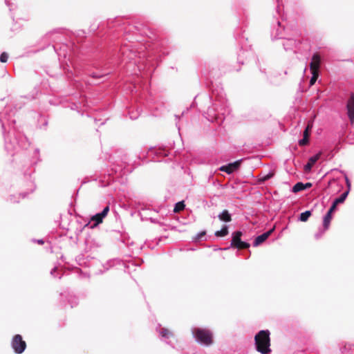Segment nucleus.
I'll return each mask as SVG.
<instances>
[{"mask_svg":"<svg viewBox=\"0 0 354 354\" xmlns=\"http://www.w3.org/2000/svg\"><path fill=\"white\" fill-rule=\"evenodd\" d=\"M34 97L21 96L8 103V100L0 99V123L4 140V148L11 156L19 154L27 158L25 166H35L41 161L40 150L35 148L29 150L30 142L26 136L15 127L14 118L17 111L25 104L24 100H31Z\"/></svg>","mask_w":354,"mask_h":354,"instance_id":"nucleus-1","label":"nucleus"},{"mask_svg":"<svg viewBox=\"0 0 354 354\" xmlns=\"http://www.w3.org/2000/svg\"><path fill=\"white\" fill-rule=\"evenodd\" d=\"M211 95H205V97L209 100L211 106L207 108L205 113V117L211 122L221 123L224 120V114L227 109V100L222 87L212 85Z\"/></svg>","mask_w":354,"mask_h":354,"instance_id":"nucleus-2","label":"nucleus"},{"mask_svg":"<svg viewBox=\"0 0 354 354\" xmlns=\"http://www.w3.org/2000/svg\"><path fill=\"white\" fill-rule=\"evenodd\" d=\"M270 331L261 330L254 337L256 350L261 354H270L271 353Z\"/></svg>","mask_w":354,"mask_h":354,"instance_id":"nucleus-3","label":"nucleus"},{"mask_svg":"<svg viewBox=\"0 0 354 354\" xmlns=\"http://www.w3.org/2000/svg\"><path fill=\"white\" fill-rule=\"evenodd\" d=\"M193 337L196 342L204 346H210L213 344V333L207 328H193L192 329Z\"/></svg>","mask_w":354,"mask_h":354,"instance_id":"nucleus-4","label":"nucleus"},{"mask_svg":"<svg viewBox=\"0 0 354 354\" xmlns=\"http://www.w3.org/2000/svg\"><path fill=\"white\" fill-rule=\"evenodd\" d=\"M311 49L310 42L308 39H297V44L294 48L293 53L297 55L298 59L308 57Z\"/></svg>","mask_w":354,"mask_h":354,"instance_id":"nucleus-5","label":"nucleus"},{"mask_svg":"<svg viewBox=\"0 0 354 354\" xmlns=\"http://www.w3.org/2000/svg\"><path fill=\"white\" fill-rule=\"evenodd\" d=\"M289 24H274L271 31L272 40L286 39L290 35Z\"/></svg>","mask_w":354,"mask_h":354,"instance_id":"nucleus-6","label":"nucleus"},{"mask_svg":"<svg viewBox=\"0 0 354 354\" xmlns=\"http://www.w3.org/2000/svg\"><path fill=\"white\" fill-rule=\"evenodd\" d=\"M333 354H354L353 343H342L330 348Z\"/></svg>","mask_w":354,"mask_h":354,"instance_id":"nucleus-7","label":"nucleus"},{"mask_svg":"<svg viewBox=\"0 0 354 354\" xmlns=\"http://www.w3.org/2000/svg\"><path fill=\"white\" fill-rule=\"evenodd\" d=\"M11 347L16 354H21L26 348V343L21 335H15L11 341Z\"/></svg>","mask_w":354,"mask_h":354,"instance_id":"nucleus-8","label":"nucleus"},{"mask_svg":"<svg viewBox=\"0 0 354 354\" xmlns=\"http://www.w3.org/2000/svg\"><path fill=\"white\" fill-rule=\"evenodd\" d=\"M345 182L347 187V189L343 192L339 197L336 198L332 203L331 206L330 207V209H333V211H335L337 209V205L339 203H343L344 201L346 199L350 190L351 187V183L348 178V177L345 174Z\"/></svg>","mask_w":354,"mask_h":354,"instance_id":"nucleus-9","label":"nucleus"},{"mask_svg":"<svg viewBox=\"0 0 354 354\" xmlns=\"http://www.w3.org/2000/svg\"><path fill=\"white\" fill-rule=\"evenodd\" d=\"M138 262L137 260H131L127 263H124L123 261L119 259H112L109 260L106 262V265L104 266L106 270H109V268L113 266L115 263H122L124 265L125 270H128L131 268V266L136 267L140 266L141 263L143 262L142 260H139Z\"/></svg>","mask_w":354,"mask_h":354,"instance_id":"nucleus-10","label":"nucleus"},{"mask_svg":"<svg viewBox=\"0 0 354 354\" xmlns=\"http://www.w3.org/2000/svg\"><path fill=\"white\" fill-rule=\"evenodd\" d=\"M110 210L109 205H106L103 209L98 213H96L91 218V227L93 228L100 224L103 219L106 216Z\"/></svg>","mask_w":354,"mask_h":354,"instance_id":"nucleus-11","label":"nucleus"},{"mask_svg":"<svg viewBox=\"0 0 354 354\" xmlns=\"http://www.w3.org/2000/svg\"><path fill=\"white\" fill-rule=\"evenodd\" d=\"M346 113L351 124H354V93L349 94L346 104Z\"/></svg>","mask_w":354,"mask_h":354,"instance_id":"nucleus-12","label":"nucleus"},{"mask_svg":"<svg viewBox=\"0 0 354 354\" xmlns=\"http://www.w3.org/2000/svg\"><path fill=\"white\" fill-rule=\"evenodd\" d=\"M241 165V160H236L233 162L228 163L225 165H222L219 167V170L227 173V174H232L234 171L239 169Z\"/></svg>","mask_w":354,"mask_h":354,"instance_id":"nucleus-13","label":"nucleus"},{"mask_svg":"<svg viewBox=\"0 0 354 354\" xmlns=\"http://www.w3.org/2000/svg\"><path fill=\"white\" fill-rule=\"evenodd\" d=\"M243 235V232L241 230H236L232 232V240L230 243V246L224 248L223 250H226L230 249V248H235L238 247L239 243L242 241L241 236Z\"/></svg>","mask_w":354,"mask_h":354,"instance_id":"nucleus-14","label":"nucleus"},{"mask_svg":"<svg viewBox=\"0 0 354 354\" xmlns=\"http://www.w3.org/2000/svg\"><path fill=\"white\" fill-rule=\"evenodd\" d=\"M274 227H272V229L268 230L267 232H263V234L257 236L254 241H253V246L257 247L260 245L261 243H263L264 241H266L268 237L272 234V233L274 232Z\"/></svg>","mask_w":354,"mask_h":354,"instance_id":"nucleus-15","label":"nucleus"},{"mask_svg":"<svg viewBox=\"0 0 354 354\" xmlns=\"http://www.w3.org/2000/svg\"><path fill=\"white\" fill-rule=\"evenodd\" d=\"M321 154V152H319L309 158L308 162L304 167L305 172L308 173L311 171L313 165L320 158Z\"/></svg>","mask_w":354,"mask_h":354,"instance_id":"nucleus-16","label":"nucleus"},{"mask_svg":"<svg viewBox=\"0 0 354 354\" xmlns=\"http://www.w3.org/2000/svg\"><path fill=\"white\" fill-rule=\"evenodd\" d=\"M321 64H322L321 55L317 53H314L312 56L311 62H310V64H309L310 70L315 69V70L319 71Z\"/></svg>","mask_w":354,"mask_h":354,"instance_id":"nucleus-17","label":"nucleus"},{"mask_svg":"<svg viewBox=\"0 0 354 354\" xmlns=\"http://www.w3.org/2000/svg\"><path fill=\"white\" fill-rule=\"evenodd\" d=\"M297 44V39L288 38L283 39L282 45L286 51H294L295 45Z\"/></svg>","mask_w":354,"mask_h":354,"instance_id":"nucleus-18","label":"nucleus"},{"mask_svg":"<svg viewBox=\"0 0 354 354\" xmlns=\"http://www.w3.org/2000/svg\"><path fill=\"white\" fill-rule=\"evenodd\" d=\"M335 211L329 208V209L328 210V212L323 218V227L324 228L325 230H327L329 228L330 221L333 218V213Z\"/></svg>","mask_w":354,"mask_h":354,"instance_id":"nucleus-19","label":"nucleus"},{"mask_svg":"<svg viewBox=\"0 0 354 354\" xmlns=\"http://www.w3.org/2000/svg\"><path fill=\"white\" fill-rule=\"evenodd\" d=\"M254 57L253 53L250 50H245L243 48L241 49L240 52L238 54V62L239 64H243L244 60L243 58L245 57L246 59L249 57Z\"/></svg>","mask_w":354,"mask_h":354,"instance_id":"nucleus-20","label":"nucleus"},{"mask_svg":"<svg viewBox=\"0 0 354 354\" xmlns=\"http://www.w3.org/2000/svg\"><path fill=\"white\" fill-rule=\"evenodd\" d=\"M218 218L221 221L229 223L232 221V214L227 209H224L218 215Z\"/></svg>","mask_w":354,"mask_h":354,"instance_id":"nucleus-21","label":"nucleus"},{"mask_svg":"<svg viewBox=\"0 0 354 354\" xmlns=\"http://www.w3.org/2000/svg\"><path fill=\"white\" fill-rule=\"evenodd\" d=\"M151 210L149 209H146V208H143L142 207L140 212H139V215L141 218V220L144 221V220H149L152 223H159V221L156 219V218H153L151 217H148L147 216V214H145L146 212H150Z\"/></svg>","mask_w":354,"mask_h":354,"instance_id":"nucleus-22","label":"nucleus"},{"mask_svg":"<svg viewBox=\"0 0 354 354\" xmlns=\"http://www.w3.org/2000/svg\"><path fill=\"white\" fill-rule=\"evenodd\" d=\"M9 30L10 32L8 33V36L12 37L22 30V25L21 24H11Z\"/></svg>","mask_w":354,"mask_h":354,"instance_id":"nucleus-23","label":"nucleus"},{"mask_svg":"<svg viewBox=\"0 0 354 354\" xmlns=\"http://www.w3.org/2000/svg\"><path fill=\"white\" fill-rule=\"evenodd\" d=\"M156 330L158 331L162 338L169 339L173 335L172 333L169 331L165 328H160V325L156 327Z\"/></svg>","mask_w":354,"mask_h":354,"instance_id":"nucleus-24","label":"nucleus"},{"mask_svg":"<svg viewBox=\"0 0 354 354\" xmlns=\"http://www.w3.org/2000/svg\"><path fill=\"white\" fill-rule=\"evenodd\" d=\"M32 172V171H30L29 173H28V171L26 170H25L24 171V176H28V189L30 190V192H33L34 190L35 189V185L34 183V180L32 179V177H31V175H30V173ZM32 172H35V170H32Z\"/></svg>","mask_w":354,"mask_h":354,"instance_id":"nucleus-25","label":"nucleus"},{"mask_svg":"<svg viewBox=\"0 0 354 354\" xmlns=\"http://www.w3.org/2000/svg\"><path fill=\"white\" fill-rule=\"evenodd\" d=\"M30 193V192H21L18 195H10L9 198H8V201L10 202V203H18L19 202V198H24L27 196V195Z\"/></svg>","mask_w":354,"mask_h":354,"instance_id":"nucleus-26","label":"nucleus"},{"mask_svg":"<svg viewBox=\"0 0 354 354\" xmlns=\"http://www.w3.org/2000/svg\"><path fill=\"white\" fill-rule=\"evenodd\" d=\"M228 229L229 227L227 225H223L220 230H217L215 232L214 235L216 237H224L228 234Z\"/></svg>","mask_w":354,"mask_h":354,"instance_id":"nucleus-27","label":"nucleus"},{"mask_svg":"<svg viewBox=\"0 0 354 354\" xmlns=\"http://www.w3.org/2000/svg\"><path fill=\"white\" fill-rule=\"evenodd\" d=\"M244 32H245V30H243V27L238 28L237 29H236L234 31L235 38L236 39H239L240 41L241 39H245L247 40L248 38L245 37V35H243Z\"/></svg>","mask_w":354,"mask_h":354,"instance_id":"nucleus-28","label":"nucleus"},{"mask_svg":"<svg viewBox=\"0 0 354 354\" xmlns=\"http://www.w3.org/2000/svg\"><path fill=\"white\" fill-rule=\"evenodd\" d=\"M311 215L312 210H306L299 214L298 220L302 222H306Z\"/></svg>","mask_w":354,"mask_h":354,"instance_id":"nucleus-29","label":"nucleus"},{"mask_svg":"<svg viewBox=\"0 0 354 354\" xmlns=\"http://www.w3.org/2000/svg\"><path fill=\"white\" fill-rule=\"evenodd\" d=\"M206 231L205 230H203V231H201L199 232L198 233H197L193 238H192V241H194V242H198V241H200L201 240H206Z\"/></svg>","mask_w":354,"mask_h":354,"instance_id":"nucleus-30","label":"nucleus"},{"mask_svg":"<svg viewBox=\"0 0 354 354\" xmlns=\"http://www.w3.org/2000/svg\"><path fill=\"white\" fill-rule=\"evenodd\" d=\"M166 44H167V41L162 40V41H158V43L156 44V46H158V48H160L159 51L161 52L163 55L169 54V52L166 50V47H165Z\"/></svg>","mask_w":354,"mask_h":354,"instance_id":"nucleus-31","label":"nucleus"},{"mask_svg":"<svg viewBox=\"0 0 354 354\" xmlns=\"http://www.w3.org/2000/svg\"><path fill=\"white\" fill-rule=\"evenodd\" d=\"M310 71H311V73H312V77L310 80V85L312 86L316 82L317 80L318 79L319 75V71L315 70V69H313Z\"/></svg>","mask_w":354,"mask_h":354,"instance_id":"nucleus-32","label":"nucleus"},{"mask_svg":"<svg viewBox=\"0 0 354 354\" xmlns=\"http://www.w3.org/2000/svg\"><path fill=\"white\" fill-rule=\"evenodd\" d=\"M274 175V173L272 171H270L268 174L260 177L259 180V183H264L266 181L272 178Z\"/></svg>","mask_w":354,"mask_h":354,"instance_id":"nucleus-33","label":"nucleus"},{"mask_svg":"<svg viewBox=\"0 0 354 354\" xmlns=\"http://www.w3.org/2000/svg\"><path fill=\"white\" fill-rule=\"evenodd\" d=\"M303 190H304V183H302V182H297L296 184H295L293 185V187H292V189H291V191L293 193H297V192H299Z\"/></svg>","mask_w":354,"mask_h":354,"instance_id":"nucleus-34","label":"nucleus"},{"mask_svg":"<svg viewBox=\"0 0 354 354\" xmlns=\"http://www.w3.org/2000/svg\"><path fill=\"white\" fill-rule=\"evenodd\" d=\"M154 151H155V154L157 156L166 157V156H168L169 155V151L167 149H166L159 148V149H155Z\"/></svg>","mask_w":354,"mask_h":354,"instance_id":"nucleus-35","label":"nucleus"},{"mask_svg":"<svg viewBox=\"0 0 354 354\" xmlns=\"http://www.w3.org/2000/svg\"><path fill=\"white\" fill-rule=\"evenodd\" d=\"M114 180H115V178L111 177V174H109L108 175L107 179L102 180L100 181V185L102 187H106V186L109 185L111 183V182L114 181Z\"/></svg>","mask_w":354,"mask_h":354,"instance_id":"nucleus-36","label":"nucleus"},{"mask_svg":"<svg viewBox=\"0 0 354 354\" xmlns=\"http://www.w3.org/2000/svg\"><path fill=\"white\" fill-rule=\"evenodd\" d=\"M185 207V204L184 201H179L176 203L174 205V212H179L182 210H183Z\"/></svg>","mask_w":354,"mask_h":354,"instance_id":"nucleus-37","label":"nucleus"},{"mask_svg":"<svg viewBox=\"0 0 354 354\" xmlns=\"http://www.w3.org/2000/svg\"><path fill=\"white\" fill-rule=\"evenodd\" d=\"M141 111H142V109L138 107L136 112H134V111L129 112V114L130 118L131 120L137 119L138 118V116L140 115Z\"/></svg>","mask_w":354,"mask_h":354,"instance_id":"nucleus-38","label":"nucleus"},{"mask_svg":"<svg viewBox=\"0 0 354 354\" xmlns=\"http://www.w3.org/2000/svg\"><path fill=\"white\" fill-rule=\"evenodd\" d=\"M250 247V244L245 241H241L240 243H239L238 247H236L235 248L238 250H242V249H248Z\"/></svg>","mask_w":354,"mask_h":354,"instance_id":"nucleus-39","label":"nucleus"},{"mask_svg":"<svg viewBox=\"0 0 354 354\" xmlns=\"http://www.w3.org/2000/svg\"><path fill=\"white\" fill-rule=\"evenodd\" d=\"M68 302L71 305V307L73 308L76 306L78 304L77 298L75 296H70Z\"/></svg>","mask_w":354,"mask_h":354,"instance_id":"nucleus-40","label":"nucleus"},{"mask_svg":"<svg viewBox=\"0 0 354 354\" xmlns=\"http://www.w3.org/2000/svg\"><path fill=\"white\" fill-rule=\"evenodd\" d=\"M300 146H306L309 143V137L306 135H303V138L299 140L298 142Z\"/></svg>","mask_w":354,"mask_h":354,"instance_id":"nucleus-41","label":"nucleus"},{"mask_svg":"<svg viewBox=\"0 0 354 354\" xmlns=\"http://www.w3.org/2000/svg\"><path fill=\"white\" fill-rule=\"evenodd\" d=\"M70 109L73 111H77V113H80L81 115H83V113L80 109V106L77 103H71L69 106Z\"/></svg>","mask_w":354,"mask_h":354,"instance_id":"nucleus-42","label":"nucleus"},{"mask_svg":"<svg viewBox=\"0 0 354 354\" xmlns=\"http://www.w3.org/2000/svg\"><path fill=\"white\" fill-rule=\"evenodd\" d=\"M125 165H124V163H122L120 165H118V167H113L111 168V170L115 173V174H118V173H120L123 168H124Z\"/></svg>","mask_w":354,"mask_h":354,"instance_id":"nucleus-43","label":"nucleus"},{"mask_svg":"<svg viewBox=\"0 0 354 354\" xmlns=\"http://www.w3.org/2000/svg\"><path fill=\"white\" fill-rule=\"evenodd\" d=\"M326 230H324V228H319L318 230V232L317 233H315V239H319L322 236L323 234H324V232H326Z\"/></svg>","mask_w":354,"mask_h":354,"instance_id":"nucleus-44","label":"nucleus"},{"mask_svg":"<svg viewBox=\"0 0 354 354\" xmlns=\"http://www.w3.org/2000/svg\"><path fill=\"white\" fill-rule=\"evenodd\" d=\"M8 59V54L6 52H3V53L0 55V62H1V63H6V62H7Z\"/></svg>","mask_w":354,"mask_h":354,"instance_id":"nucleus-45","label":"nucleus"},{"mask_svg":"<svg viewBox=\"0 0 354 354\" xmlns=\"http://www.w3.org/2000/svg\"><path fill=\"white\" fill-rule=\"evenodd\" d=\"M76 261L80 266H83L86 263L84 261V255L81 254L76 257Z\"/></svg>","mask_w":354,"mask_h":354,"instance_id":"nucleus-46","label":"nucleus"},{"mask_svg":"<svg viewBox=\"0 0 354 354\" xmlns=\"http://www.w3.org/2000/svg\"><path fill=\"white\" fill-rule=\"evenodd\" d=\"M109 73H92L91 76L93 78H102L106 75H107Z\"/></svg>","mask_w":354,"mask_h":354,"instance_id":"nucleus-47","label":"nucleus"},{"mask_svg":"<svg viewBox=\"0 0 354 354\" xmlns=\"http://www.w3.org/2000/svg\"><path fill=\"white\" fill-rule=\"evenodd\" d=\"M311 128H312V126L310 125V124H308L307 127H306L304 131V135H306V136L309 137L310 136V132L311 131Z\"/></svg>","mask_w":354,"mask_h":354,"instance_id":"nucleus-48","label":"nucleus"},{"mask_svg":"<svg viewBox=\"0 0 354 354\" xmlns=\"http://www.w3.org/2000/svg\"><path fill=\"white\" fill-rule=\"evenodd\" d=\"M57 272V268L56 267L53 268L50 271V274L53 276L54 277H57L55 275V272Z\"/></svg>","mask_w":354,"mask_h":354,"instance_id":"nucleus-49","label":"nucleus"},{"mask_svg":"<svg viewBox=\"0 0 354 354\" xmlns=\"http://www.w3.org/2000/svg\"><path fill=\"white\" fill-rule=\"evenodd\" d=\"M312 187V183H304V190L306 189H308L310 187Z\"/></svg>","mask_w":354,"mask_h":354,"instance_id":"nucleus-50","label":"nucleus"},{"mask_svg":"<svg viewBox=\"0 0 354 354\" xmlns=\"http://www.w3.org/2000/svg\"><path fill=\"white\" fill-rule=\"evenodd\" d=\"M32 241L40 245H43L44 243V241L43 239H33Z\"/></svg>","mask_w":354,"mask_h":354,"instance_id":"nucleus-51","label":"nucleus"},{"mask_svg":"<svg viewBox=\"0 0 354 354\" xmlns=\"http://www.w3.org/2000/svg\"><path fill=\"white\" fill-rule=\"evenodd\" d=\"M145 24H142V23H140V24H138V25H139V26H135L134 28L138 30V31H140V28L141 26H144Z\"/></svg>","mask_w":354,"mask_h":354,"instance_id":"nucleus-52","label":"nucleus"},{"mask_svg":"<svg viewBox=\"0 0 354 354\" xmlns=\"http://www.w3.org/2000/svg\"><path fill=\"white\" fill-rule=\"evenodd\" d=\"M53 48L57 52V47L55 46H53Z\"/></svg>","mask_w":354,"mask_h":354,"instance_id":"nucleus-53","label":"nucleus"},{"mask_svg":"<svg viewBox=\"0 0 354 354\" xmlns=\"http://www.w3.org/2000/svg\"><path fill=\"white\" fill-rule=\"evenodd\" d=\"M47 124H48V122H47V121H46L44 125V126H46Z\"/></svg>","mask_w":354,"mask_h":354,"instance_id":"nucleus-54","label":"nucleus"},{"mask_svg":"<svg viewBox=\"0 0 354 354\" xmlns=\"http://www.w3.org/2000/svg\"><path fill=\"white\" fill-rule=\"evenodd\" d=\"M104 124V122H101V123H100V125H102V124Z\"/></svg>","mask_w":354,"mask_h":354,"instance_id":"nucleus-55","label":"nucleus"}]
</instances>
